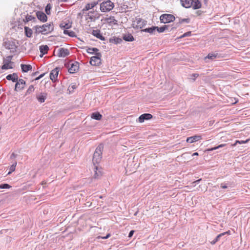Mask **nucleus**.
<instances>
[{"label":"nucleus","instance_id":"nucleus-10","mask_svg":"<svg viewBox=\"0 0 250 250\" xmlns=\"http://www.w3.org/2000/svg\"><path fill=\"white\" fill-rule=\"evenodd\" d=\"M152 115L149 113H144L142 114L138 118L139 123H143L145 120H148L152 118Z\"/></svg>","mask_w":250,"mask_h":250},{"label":"nucleus","instance_id":"nucleus-17","mask_svg":"<svg viewBox=\"0 0 250 250\" xmlns=\"http://www.w3.org/2000/svg\"><path fill=\"white\" fill-rule=\"evenodd\" d=\"M182 5L185 8L191 7L193 4V0H180Z\"/></svg>","mask_w":250,"mask_h":250},{"label":"nucleus","instance_id":"nucleus-54","mask_svg":"<svg viewBox=\"0 0 250 250\" xmlns=\"http://www.w3.org/2000/svg\"><path fill=\"white\" fill-rule=\"evenodd\" d=\"M109 236H110V234H108L106 235V236L102 237V238L104 239H107L109 237Z\"/></svg>","mask_w":250,"mask_h":250},{"label":"nucleus","instance_id":"nucleus-42","mask_svg":"<svg viewBox=\"0 0 250 250\" xmlns=\"http://www.w3.org/2000/svg\"><path fill=\"white\" fill-rule=\"evenodd\" d=\"M16 165H17V162H15L14 164H13L11 166L10 168V171L9 172H8V174H10L12 172L14 171L15 170V167H16Z\"/></svg>","mask_w":250,"mask_h":250},{"label":"nucleus","instance_id":"nucleus-59","mask_svg":"<svg viewBox=\"0 0 250 250\" xmlns=\"http://www.w3.org/2000/svg\"><path fill=\"white\" fill-rule=\"evenodd\" d=\"M79 15L81 16V13H79Z\"/></svg>","mask_w":250,"mask_h":250},{"label":"nucleus","instance_id":"nucleus-34","mask_svg":"<svg viewBox=\"0 0 250 250\" xmlns=\"http://www.w3.org/2000/svg\"><path fill=\"white\" fill-rule=\"evenodd\" d=\"M122 42V40L119 38H115L113 39H110V42L115 44L120 43Z\"/></svg>","mask_w":250,"mask_h":250},{"label":"nucleus","instance_id":"nucleus-21","mask_svg":"<svg viewBox=\"0 0 250 250\" xmlns=\"http://www.w3.org/2000/svg\"><path fill=\"white\" fill-rule=\"evenodd\" d=\"M156 28L155 26H151L142 30L141 32H147L151 35H154L156 31Z\"/></svg>","mask_w":250,"mask_h":250},{"label":"nucleus","instance_id":"nucleus-8","mask_svg":"<svg viewBox=\"0 0 250 250\" xmlns=\"http://www.w3.org/2000/svg\"><path fill=\"white\" fill-rule=\"evenodd\" d=\"M16 83L14 89L15 91H18V90H21L24 89L26 84L25 81L21 79H18V81Z\"/></svg>","mask_w":250,"mask_h":250},{"label":"nucleus","instance_id":"nucleus-43","mask_svg":"<svg viewBox=\"0 0 250 250\" xmlns=\"http://www.w3.org/2000/svg\"><path fill=\"white\" fill-rule=\"evenodd\" d=\"M11 68L12 67L10 66L9 63L7 62H4V64L1 67L2 69H7Z\"/></svg>","mask_w":250,"mask_h":250},{"label":"nucleus","instance_id":"nucleus-56","mask_svg":"<svg viewBox=\"0 0 250 250\" xmlns=\"http://www.w3.org/2000/svg\"><path fill=\"white\" fill-rule=\"evenodd\" d=\"M198 153L197 152H194L192 154L193 156H198Z\"/></svg>","mask_w":250,"mask_h":250},{"label":"nucleus","instance_id":"nucleus-5","mask_svg":"<svg viewBox=\"0 0 250 250\" xmlns=\"http://www.w3.org/2000/svg\"><path fill=\"white\" fill-rule=\"evenodd\" d=\"M5 47L10 50L11 52H15L17 48V45L15 41L8 40L4 42Z\"/></svg>","mask_w":250,"mask_h":250},{"label":"nucleus","instance_id":"nucleus-14","mask_svg":"<svg viewBox=\"0 0 250 250\" xmlns=\"http://www.w3.org/2000/svg\"><path fill=\"white\" fill-rule=\"evenodd\" d=\"M19 78L18 75L16 73H13L6 76V79L7 80L11 81L14 83H16Z\"/></svg>","mask_w":250,"mask_h":250},{"label":"nucleus","instance_id":"nucleus-39","mask_svg":"<svg viewBox=\"0 0 250 250\" xmlns=\"http://www.w3.org/2000/svg\"><path fill=\"white\" fill-rule=\"evenodd\" d=\"M249 139H247L245 141H239V140H236L235 143L232 145V146H235L237 144H245V143H247L249 142Z\"/></svg>","mask_w":250,"mask_h":250},{"label":"nucleus","instance_id":"nucleus-31","mask_svg":"<svg viewBox=\"0 0 250 250\" xmlns=\"http://www.w3.org/2000/svg\"><path fill=\"white\" fill-rule=\"evenodd\" d=\"M94 169H95L94 177L95 178H98L102 175V172L100 171V170L98 169V166H94Z\"/></svg>","mask_w":250,"mask_h":250},{"label":"nucleus","instance_id":"nucleus-13","mask_svg":"<svg viewBox=\"0 0 250 250\" xmlns=\"http://www.w3.org/2000/svg\"><path fill=\"white\" fill-rule=\"evenodd\" d=\"M202 139L201 136L200 135H194L189 137L187 138V142L188 143H193L194 142H196L197 141H198L199 140H201Z\"/></svg>","mask_w":250,"mask_h":250},{"label":"nucleus","instance_id":"nucleus-23","mask_svg":"<svg viewBox=\"0 0 250 250\" xmlns=\"http://www.w3.org/2000/svg\"><path fill=\"white\" fill-rule=\"evenodd\" d=\"M21 67L23 72H27L32 69V66L30 64H21Z\"/></svg>","mask_w":250,"mask_h":250},{"label":"nucleus","instance_id":"nucleus-26","mask_svg":"<svg viewBox=\"0 0 250 250\" xmlns=\"http://www.w3.org/2000/svg\"><path fill=\"white\" fill-rule=\"evenodd\" d=\"M123 38L126 42H132L134 40L133 36L130 34L124 35Z\"/></svg>","mask_w":250,"mask_h":250},{"label":"nucleus","instance_id":"nucleus-49","mask_svg":"<svg viewBox=\"0 0 250 250\" xmlns=\"http://www.w3.org/2000/svg\"><path fill=\"white\" fill-rule=\"evenodd\" d=\"M68 35L70 37H73L75 36V33L73 31H69Z\"/></svg>","mask_w":250,"mask_h":250},{"label":"nucleus","instance_id":"nucleus-28","mask_svg":"<svg viewBox=\"0 0 250 250\" xmlns=\"http://www.w3.org/2000/svg\"><path fill=\"white\" fill-rule=\"evenodd\" d=\"M169 27V25H166L161 26L160 27H159L158 26H155V27L157 28L156 31L159 33L164 32L166 30H167Z\"/></svg>","mask_w":250,"mask_h":250},{"label":"nucleus","instance_id":"nucleus-51","mask_svg":"<svg viewBox=\"0 0 250 250\" xmlns=\"http://www.w3.org/2000/svg\"><path fill=\"white\" fill-rule=\"evenodd\" d=\"M44 75H45V73H43V74H41L39 77H37L35 79V80H39V79H40L41 78L43 77Z\"/></svg>","mask_w":250,"mask_h":250},{"label":"nucleus","instance_id":"nucleus-16","mask_svg":"<svg viewBox=\"0 0 250 250\" xmlns=\"http://www.w3.org/2000/svg\"><path fill=\"white\" fill-rule=\"evenodd\" d=\"M99 0L97 1H93L91 3H89L86 4L84 8L83 9V11L84 12V11H88L93 8H94L96 5H97L98 3Z\"/></svg>","mask_w":250,"mask_h":250},{"label":"nucleus","instance_id":"nucleus-52","mask_svg":"<svg viewBox=\"0 0 250 250\" xmlns=\"http://www.w3.org/2000/svg\"><path fill=\"white\" fill-rule=\"evenodd\" d=\"M69 31H70L65 29L63 31V33L65 35H68Z\"/></svg>","mask_w":250,"mask_h":250},{"label":"nucleus","instance_id":"nucleus-36","mask_svg":"<svg viewBox=\"0 0 250 250\" xmlns=\"http://www.w3.org/2000/svg\"><path fill=\"white\" fill-rule=\"evenodd\" d=\"M223 236V234H220L219 235H218L216 238L212 241L210 242V243L212 244V245H214L215 244L217 241H218L220 238V237H221L222 236Z\"/></svg>","mask_w":250,"mask_h":250},{"label":"nucleus","instance_id":"nucleus-27","mask_svg":"<svg viewBox=\"0 0 250 250\" xmlns=\"http://www.w3.org/2000/svg\"><path fill=\"white\" fill-rule=\"evenodd\" d=\"M91 118L96 120H100L102 115L99 112H94L91 114Z\"/></svg>","mask_w":250,"mask_h":250},{"label":"nucleus","instance_id":"nucleus-57","mask_svg":"<svg viewBox=\"0 0 250 250\" xmlns=\"http://www.w3.org/2000/svg\"><path fill=\"white\" fill-rule=\"evenodd\" d=\"M201 180V179H199V180H197L195 181V183H198Z\"/></svg>","mask_w":250,"mask_h":250},{"label":"nucleus","instance_id":"nucleus-19","mask_svg":"<svg viewBox=\"0 0 250 250\" xmlns=\"http://www.w3.org/2000/svg\"><path fill=\"white\" fill-rule=\"evenodd\" d=\"M49 47L47 45H42L40 46V50L41 54L40 57H42L44 54L47 53Z\"/></svg>","mask_w":250,"mask_h":250},{"label":"nucleus","instance_id":"nucleus-1","mask_svg":"<svg viewBox=\"0 0 250 250\" xmlns=\"http://www.w3.org/2000/svg\"><path fill=\"white\" fill-rule=\"evenodd\" d=\"M34 28L35 30V33L38 35L40 33L45 35L50 33L53 30V25L51 23H46L42 26L36 25Z\"/></svg>","mask_w":250,"mask_h":250},{"label":"nucleus","instance_id":"nucleus-50","mask_svg":"<svg viewBox=\"0 0 250 250\" xmlns=\"http://www.w3.org/2000/svg\"><path fill=\"white\" fill-rule=\"evenodd\" d=\"M134 233V230H131V231L129 232V234H128V237L129 238L133 236V235Z\"/></svg>","mask_w":250,"mask_h":250},{"label":"nucleus","instance_id":"nucleus-41","mask_svg":"<svg viewBox=\"0 0 250 250\" xmlns=\"http://www.w3.org/2000/svg\"><path fill=\"white\" fill-rule=\"evenodd\" d=\"M225 145H226L225 144H221V145L218 146H215V147H212V148H209L208 150V151H213V150H216L217 149H218L219 148L223 147L224 146H225Z\"/></svg>","mask_w":250,"mask_h":250},{"label":"nucleus","instance_id":"nucleus-7","mask_svg":"<svg viewBox=\"0 0 250 250\" xmlns=\"http://www.w3.org/2000/svg\"><path fill=\"white\" fill-rule=\"evenodd\" d=\"M67 67L68 69V72L70 73L73 74L76 72L79 68V63L77 62H70L67 64Z\"/></svg>","mask_w":250,"mask_h":250},{"label":"nucleus","instance_id":"nucleus-32","mask_svg":"<svg viewBox=\"0 0 250 250\" xmlns=\"http://www.w3.org/2000/svg\"><path fill=\"white\" fill-rule=\"evenodd\" d=\"M99 51V49L97 48H88L86 49V52L88 54H93L94 52L98 53V51Z\"/></svg>","mask_w":250,"mask_h":250},{"label":"nucleus","instance_id":"nucleus-48","mask_svg":"<svg viewBox=\"0 0 250 250\" xmlns=\"http://www.w3.org/2000/svg\"><path fill=\"white\" fill-rule=\"evenodd\" d=\"M199 76V74L197 73L193 74L191 76L192 79L195 81V79Z\"/></svg>","mask_w":250,"mask_h":250},{"label":"nucleus","instance_id":"nucleus-44","mask_svg":"<svg viewBox=\"0 0 250 250\" xmlns=\"http://www.w3.org/2000/svg\"><path fill=\"white\" fill-rule=\"evenodd\" d=\"M11 186L8 184H2L0 185V188L4 189V188H9Z\"/></svg>","mask_w":250,"mask_h":250},{"label":"nucleus","instance_id":"nucleus-6","mask_svg":"<svg viewBox=\"0 0 250 250\" xmlns=\"http://www.w3.org/2000/svg\"><path fill=\"white\" fill-rule=\"evenodd\" d=\"M95 56L91 58L90 63L92 65L97 66L99 65L101 63L102 54L101 53H95Z\"/></svg>","mask_w":250,"mask_h":250},{"label":"nucleus","instance_id":"nucleus-47","mask_svg":"<svg viewBox=\"0 0 250 250\" xmlns=\"http://www.w3.org/2000/svg\"><path fill=\"white\" fill-rule=\"evenodd\" d=\"M191 34V32H187L185 33H184L182 36V37H188V36H190V35Z\"/></svg>","mask_w":250,"mask_h":250},{"label":"nucleus","instance_id":"nucleus-24","mask_svg":"<svg viewBox=\"0 0 250 250\" xmlns=\"http://www.w3.org/2000/svg\"><path fill=\"white\" fill-rule=\"evenodd\" d=\"M220 58L219 55L216 52L210 53L208 54V55L205 58V59H209L210 60H214L216 58Z\"/></svg>","mask_w":250,"mask_h":250},{"label":"nucleus","instance_id":"nucleus-30","mask_svg":"<svg viewBox=\"0 0 250 250\" xmlns=\"http://www.w3.org/2000/svg\"><path fill=\"white\" fill-rule=\"evenodd\" d=\"M176 19H178V21L176 23L177 26H178L180 24H181L183 22L189 23L190 21V20L188 18L181 19L177 17Z\"/></svg>","mask_w":250,"mask_h":250},{"label":"nucleus","instance_id":"nucleus-58","mask_svg":"<svg viewBox=\"0 0 250 250\" xmlns=\"http://www.w3.org/2000/svg\"><path fill=\"white\" fill-rule=\"evenodd\" d=\"M61 0L63 2H66L67 1V0Z\"/></svg>","mask_w":250,"mask_h":250},{"label":"nucleus","instance_id":"nucleus-37","mask_svg":"<svg viewBox=\"0 0 250 250\" xmlns=\"http://www.w3.org/2000/svg\"><path fill=\"white\" fill-rule=\"evenodd\" d=\"M51 9V5L50 4H47L45 8V11L47 15H49L50 14V10Z\"/></svg>","mask_w":250,"mask_h":250},{"label":"nucleus","instance_id":"nucleus-29","mask_svg":"<svg viewBox=\"0 0 250 250\" xmlns=\"http://www.w3.org/2000/svg\"><path fill=\"white\" fill-rule=\"evenodd\" d=\"M37 20L35 17H33L31 15H27L25 19L24 20V21L25 22H28L29 21H33V22L36 21Z\"/></svg>","mask_w":250,"mask_h":250},{"label":"nucleus","instance_id":"nucleus-2","mask_svg":"<svg viewBox=\"0 0 250 250\" xmlns=\"http://www.w3.org/2000/svg\"><path fill=\"white\" fill-rule=\"evenodd\" d=\"M103 149V145L102 144L99 145L96 148L93 157V163L94 166H95L96 164L99 163L101 161Z\"/></svg>","mask_w":250,"mask_h":250},{"label":"nucleus","instance_id":"nucleus-12","mask_svg":"<svg viewBox=\"0 0 250 250\" xmlns=\"http://www.w3.org/2000/svg\"><path fill=\"white\" fill-rule=\"evenodd\" d=\"M36 16L38 20L43 22L46 21L47 20V16L43 12L37 11L36 12Z\"/></svg>","mask_w":250,"mask_h":250},{"label":"nucleus","instance_id":"nucleus-53","mask_svg":"<svg viewBox=\"0 0 250 250\" xmlns=\"http://www.w3.org/2000/svg\"><path fill=\"white\" fill-rule=\"evenodd\" d=\"M17 156V154H15L14 153H13L11 155V158H15Z\"/></svg>","mask_w":250,"mask_h":250},{"label":"nucleus","instance_id":"nucleus-40","mask_svg":"<svg viewBox=\"0 0 250 250\" xmlns=\"http://www.w3.org/2000/svg\"><path fill=\"white\" fill-rule=\"evenodd\" d=\"M60 27L61 28H62V29H68L70 27V25L69 24V23H61L60 24Z\"/></svg>","mask_w":250,"mask_h":250},{"label":"nucleus","instance_id":"nucleus-55","mask_svg":"<svg viewBox=\"0 0 250 250\" xmlns=\"http://www.w3.org/2000/svg\"><path fill=\"white\" fill-rule=\"evenodd\" d=\"M229 233H230V231H228L222 233L221 234H223V236H224V235H225L226 234H229Z\"/></svg>","mask_w":250,"mask_h":250},{"label":"nucleus","instance_id":"nucleus-25","mask_svg":"<svg viewBox=\"0 0 250 250\" xmlns=\"http://www.w3.org/2000/svg\"><path fill=\"white\" fill-rule=\"evenodd\" d=\"M191 7L194 9H197L201 7V2L199 0H193V4Z\"/></svg>","mask_w":250,"mask_h":250},{"label":"nucleus","instance_id":"nucleus-4","mask_svg":"<svg viewBox=\"0 0 250 250\" xmlns=\"http://www.w3.org/2000/svg\"><path fill=\"white\" fill-rule=\"evenodd\" d=\"M175 20V17L170 14H164L160 16V20L161 22L164 23H169Z\"/></svg>","mask_w":250,"mask_h":250},{"label":"nucleus","instance_id":"nucleus-3","mask_svg":"<svg viewBox=\"0 0 250 250\" xmlns=\"http://www.w3.org/2000/svg\"><path fill=\"white\" fill-rule=\"evenodd\" d=\"M114 7V3L110 0L102 2L100 4V10L103 12H109Z\"/></svg>","mask_w":250,"mask_h":250},{"label":"nucleus","instance_id":"nucleus-18","mask_svg":"<svg viewBox=\"0 0 250 250\" xmlns=\"http://www.w3.org/2000/svg\"><path fill=\"white\" fill-rule=\"evenodd\" d=\"M92 34L101 41L105 40L104 37L101 35L100 31L99 30H93Z\"/></svg>","mask_w":250,"mask_h":250},{"label":"nucleus","instance_id":"nucleus-22","mask_svg":"<svg viewBox=\"0 0 250 250\" xmlns=\"http://www.w3.org/2000/svg\"><path fill=\"white\" fill-rule=\"evenodd\" d=\"M24 33L25 36L28 38H31L32 36L33 31L32 30L27 26L24 27Z\"/></svg>","mask_w":250,"mask_h":250},{"label":"nucleus","instance_id":"nucleus-11","mask_svg":"<svg viewBox=\"0 0 250 250\" xmlns=\"http://www.w3.org/2000/svg\"><path fill=\"white\" fill-rule=\"evenodd\" d=\"M59 72V68L58 67L55 68L52 70L50 74V78L53 82H55L57 79Z\"/></svg>","mask_w":250,"mask_h":250},{"label":"nucleus","instance_id":"nucleus-15","mask_svg":"<svg viewBox=\"0 0 250 250\" xmlns=\"http://www.w3.org/2000/svg\"><path fill=\"white\" fill-rule=\"evenodd\" d=\"M146 24V21L140 18L136 19V24L135 25L136 28H142Z\"/></svg>","mask_w":250,"mask_h":250},{"label":"nucleus","instance_id":"nucleus-33","mask_svg":"<svg viewBox=\"0 0 250 250\" xmlns=\"http://www.w3.org/2000/svg\"><path fill=\"white\" fill-rule=\"evenodd\" d=\"M107 22L109 23H113L114 24H117V21L115 19L114 17H110L109 18H107L106 20Z\"/></svg>","mask_w":250,"mask_h":250},{"label":"nucleus","instance_id":"nucleus-20","mask_svg":"<svg viewBox=\"0 0 250 250\" xmlns=\"http://www.w3.org/2000/svg\"><path fill=\"white\" fill-rule=\"evenodd\" d=\"M47 94L46 93H41L40 94L37 96V99L38 101L41 103H42L44 102L45 100L47 98Z\"/></svg>","mask_w":250,"mask_h":250},{"label":"nucleus","instance_id":"nucleus-46","mask_svg":"<svg viewBox=\"0 0 250 250\" xmlns=\"http://www.w3.org/2000/svg\"><path fill=\"white\" fill-rule=\"evenodd\" d=\"M76 86L75 84H71L69 85V86L68 87V90H69L70 92L71 91H72L74 89H76Z\"/></svg>","mask_w":250,"mask_h":250},{"label":"nucleus","instance_id":"nucleus-45","mask_svg":"<svg viewBox=\"0 0 250 250\" xmlns=\"http://www.w3.org/2000/svg\"><path fill=\"white\" fill-rule=\"evenodd\" d=\"M12 56H9L8 57H7L4 60L3 62H7L8 63H11V60L12 59Z\"/></svg>","mask_w":250,"mask_h":250},{"label":"nucleus","instance_id":"nucleus-35","mask_svg":"<svg viewBox=\"0 0 250 250\" xmlns=\"http://www.w3.org/2000/svg\"><path fill=\"white\" fill-rule=\"evenodd\" d=\"M230 183L229 182L227 183H222L220 184L221 188L223 189L227 188H228L230 187Z\"/></svg>","mask_w":250,"mask_h":250},{"label":"nucleus","instance_id":"nucleus-9","mask_svg":"<svg viewBox=\"0 0 250 250\" xmlns=\"http://www.w3.org/2000/svg\"><path fill=\"white\" fill-rule=\"evenodd\" d=\"M68 49L64 48H60L58 50L57 56L59 57H65L69 55Z\"/></svg>","mask_w":250,"mask_h":250},{"label":"nucleus","instance_id":"nucleus-38","mask_svg":"<svg viewBox=\"0 0 250 250\" xmlns=\"http://www.w3.org/2000/svg\"><path fill=\"white\" fill-rule=\"evenodd\" d=\"M34 90V86L31 85H30L29 88H28L26 92V95L30 94H31Z\"/></svg>","mask_w":250,"mask_h":250}]
</instances>
